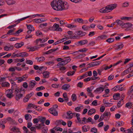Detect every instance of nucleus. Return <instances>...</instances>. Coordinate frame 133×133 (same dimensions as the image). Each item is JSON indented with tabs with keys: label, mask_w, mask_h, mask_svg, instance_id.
<instances>
[{
	"label": "nucleus",
	"mask_w": 133,
	"mask_h": 133,
	"mask_svg": "<svg viewBox=\"0 0 133 133\" xmlns=\"http://www.w3.org/2000/svg\"><path fill=\"white\" fill-rule=\"evenodd\" d=\"M53 9L57 11H61L68 9V5L61 0H54L51 3Z\"/></svg>",
	"instance_id": "f257e3e1"
},
{
	"label": "nucleus",
	"mask_w": 133,
	"mask_h": 133,
	"mask_svg": "<svg viewBox=\"0 0 133 133\" xmlns=\"http://www.w3.org/2000/svg\"><path fill=\"white\" fill-rule=\"evenodd\" d=\"M11 88L13 90H14V92L15 95V99L17 101H18L21 98L23 97V95L21 93V90L17 86L16 84L12 81Z\"/></svg>",
	"instance_id": "f03ea898"
},
{
	"label": "nucleus",
	"mask_w": 133,
	"mask_h": 133,
	"mask_svg": "<svg viewBox=\"0 0 133 133\" xmlns=\"http://www.w3.org/2000/svg\"><path fill=\"white\" fill-rule=\"evenodd\" d=\"M117 6V4H115L108 5L105 8H103L100 9L99 12L102 13H108L116 8Z\"/></svg>",
	"instance_id": "7ed1b4c3"
},
{
	"label": "nucleus",
	"mask_w": 133,
	"mask_h": 133,
	"mask_svg": "<svg viewBox=\"0 0 133 133\" xmlns=\"http://www.w3.org/2000/svg\"><path fill=\"white\" fill-rule=\"evenodd\" d=\"M111 114L110 112L105 111L103 114H102L100 116L98 120L99 122H101L104 119L105 120H106L108 118L110 117Z\"/></svg>",
	"instance_id": "20e7f679"
},
{
	"label": "nucleus",
	"mask_w": 133,
	"mask_h": 133,
	"mask_svg": "<svg viewBox=\"0 0 133 133\" xmlns=\"http://www.w3.org/2000/svg\"><path fill=\"white\" fill-rule=\"evenodd\" d=\"M48 29L50 30H54L61 31L62 29L61 28L59 27L58 24L55 23L52 26L49 27Z\"/></svg>",
	"instance_id": "39448f33"
},
{
	"label": "nucleus",
	"mask_w": 133,
	"mask_h": 133,
	"mask_svg": "<svg viewBox=\"0 0 133 133\" xmlns=\"http://www.w3.org/2000/svg\"><path fill=\"white\" fill-rule=\"evenodd\" d=\"M132 125V126L129 129L125 130L124 129L121 127L120 128V130L122 131L125 132V133H133V118L131 120Z\"/></svg>",
	"instance_id": "423d86ee"
},
{
	"label": "nucleus",
	"mask_w": 133,
	"mask_h": 133,
	"mask_svg": "<svg viewBox=\"0 0 133 133\" xmlns=\"http://www.w3.org/2000/svg\"><path fill=\"white\" fill-rule=\"evenodd\" d=\"M6 97L9 98L11 99L14 96V95L13 94V92L11 89L6 90Z\"/></svg>",
	"instance_id": "0eeeda50"
},
{
	"label": "nucleus",
	"mask_w": 133,
	"mask_h": 133,
	"mask_svg": "<svg viewBox=\"0 0 133 133\" xmlns=\"http://www.w3.org/2000/svg\"><path fill=\"white\" fill-rule=\"evenodd\" d=\"M49 112L53 115L56 116L58 115L57 111L56 109H54L53 108H50L48 110Z\"/></svg>",
	"instance_id": "6e6552de"
},
{
	"label": "nucleus",
	"mask_w": 133,
	"mask_h": 133,
	"mask_svg": "<svg viewBox=\"0 0 133 133\" xmlns=\"http://www.w3.org/2000/svg\"><path fill=\"white\" fill-rule=\"evenodd\" d=\"M36 84V82L34 80H32L30 81L29 83V87L30 88L31 90H32Z\"/></svg>",
	"instance_id": "1a4fd4ad"
},
{
	"label": "nucleus",
	"mask_w": 133,
	"mask_h": 133,
	"mask_svg": "<svg viewBox=\"0 0 133 133\" xmlns=\"http://www.w3.org/2000/svg\"><path fill=\"white\" fill-rule=\"evenodd\" d=\"M86 33L81 31H79L76 32L75 34L81 37L85 36L86 34Z\"/></svg>",
	"instance_id": "9d476101"
},
{
	"label": "nucleus",
	"mask_w": 133,
	"mask_h": 133,
	"mask_svg": "<svg viewBox=\"0 0 133 133\" xmlns=\"http://www.w3.org/2000/svg\"><path fill=\"white\" fill-rule=\"evenodd\" d=\"M123 47V44L122 43H121L115 46V50H121Z\"/></svg>",
	"instance_id": "9b49d317"
},
{
	"label": "nucleus",
	"mask_w": 133,
	"mask_h": 133,
	"mask_svg": "<svg viewBox=\"0 0 133 133\" xmlns=\"http://www.w3.org/2000/svg\"><path fill=\"white\" fill-rule=\"evenodd\" d=\"M11 130L15 133H21L19 129L15 127H10Z\"/></svg>",
	"instance_id": "f8f14e48"
},
{
	"label": "nucleus",
	"mask_w": 133,
	"mask_h": 133,
	"mask_svg": "<svg viewBox=\"0 0 133 133\" xmlns=\"http://www.w3.org/2000/svg\"><path fill=\"white\" fill-rule=\"evenodd\" d=\"M123 88L121 87L119 85H117L113 88L112 90L114 91H117L118 90L122 91L123 90Z\"/></svg>",
	"instance_id": "ddd939ff"
},
{
	"label": "nucleus",
	"mask_w": 133,
	"mask_h": 133,
	"mask_svg": "<svg viewBox=\"0 0 133 133\" xmlns=\"http://www.w3.org/2000/svg\"><path fill=\"white\" fill-rule=\"evenodd\" d=\"M132 26V24L130 23H124L122 28H128L130 27H131Z\"/></svg>",
	"instance_id": "4468645a"
},
{
	"label": "nucleus",
	"mask_w": 133,
	"mask_h": 133,
	"mask_svg": "<svg viewBox=\"0 0 133 133\" xmlns=\"http://www.w3.org/2000/svg\"><path fill=\"white\" fill-rule=\"evenodd\" d=\"M90 129V127L88 125H85L82 127V131L84 132H86L89 131Z\"/></svg>",
	"instance_id": "2eb2a0df"
},
{
	"label": "nucleus",
	"mask_w": 133,
	"mask_h": 133,
	"mask_svg": "<svg viewBox=\"0 0 133 133\" xmlns=\"http://www.w3.org/2000/svg\"><path fill=\"white\" fill-rule=\"evenodd\" d=\"M104 88L102 87L98 88H97L94 91V92L96 94L102 92L104 90Z\"/></svg>",
	"instance_id": "dca6fc26"
},
{
	"label": "nucleus",
	"mask_w": 133,
	"mask_h": 133,
	"mask_svg": "<svg viewBox=\"0 0 133 133\" xmlns=\"http://www.w3.org/2000/svg\"><path fill=\"white\" fill-rule=\"evenodd\" d=\"M131 71V67L127 69L124 71L121 74V75L123 76L128 74Z\"/></svg>",
	"instance_id": "f3484780"
},
{
	"label": "nucleus",
	"mask_w": 133,
	"mask_h": 133,
	"mask_svg": "<svg viewBox=\"0 0 133 133\" xmlns=\"http://www.w3.org/2000/svg\"><path fill=\"white\" fill-rule=\"evenodd\" d=\"M88 43V41L87 40H83L79 41L78 43L80 46H82L85 45Z\"/></svg>",
	"instance_id": "a211bd4d"
},
{
	"label": "nucleus",
	"mask_w": 133,
	"mask_h": 133,
	"mask_svg": "<svg viewBox=\"0 0 133 133\" xmlns=\"http://www.w3.org/2000/svg\"><path fill=\"white\" fill-rule=\"evenodd\" d=\"M98 73L97 71L94 70L93 72V77H91V80H94L98 78V77H97L96 76H97Z\"/></svg>",
	"instance_id": "6ab92c4d"
},
{
	"label": "nucleus",
	"mask_w": 133,
	"mask_h": 133,
	"mask_svg": "<svg viewBox=\"0 0 133 133\" xmlns=\"http://www.w3.org/2000/svg\"><path fill=\"white\" fill-rule=\"evenodd\" d=\"M79 122L81 124H86L87 123V118L85 117L81 118V119L80 120Z\"/></svg>",
	"instance_id": "aec40b11"
},
{
	"label": "nucleus",
	"mask_w": 133,
	"mask_h": 133,
	"mask_svg": "<svg viewBox=\"0 0 133 133\" xmlns=\"http://www.w3.org/2000/svg\"><path fill=\"white\" fill-rule=\"evenodd\" d=\"M35 59L37 60L38 62L41 63L44 61L45 58L44 57L41 56L39 57H37Z\"/></svg>",
	"instance_id": "412c9836"
},
{
	"label": "nucleus",
	"mask_w": 133,
	"mask_h": 133,
	"mask_svg": "<svg viewBox=\"0 0 133 133\" xmlns=\"http://www.w3.org/2000/svg\"><path fill=\"white\" fill-rule=\"evenodd\" d=\"M14 46L13 45H10L9 46H5L4 47V49L5 51H8L13 49Z\"/></svg>",
	"instance_id": "4be33fe9"
},
{
	"label": "nucleus",
	"mask_w": 133,
	"mask_h": 133,
	"mask_svg": "<svg viewBox=\"0 0 133 133\" xmlns=\"http://www.w3.org/2000/svg\"><path fill=\"white\" fill-rule=\"evenodd\" d=\"M24 44V43L23 42H21L20 43H16L15 45V47L17 48H19L21 47Z\"/></svg>",
	"instance_id": "5701e85b"
},
{
	"label": "nucleus",
	"mask_w": 133,
	"mask_h": 133,
	"mask_svg": "<svg viewBox=\"0 0 133 133\" xmlns=\"http://www.w3.org/2000/svg\"><path fill=\"white\" fill-rule=\"evenodd\" d=\"M37 108V107L35 104H33L32 103L29 104L27 108V109H31L32 108L34 109H36Z\"/></svg>",
	"instance_id": "b1692460"
},
{
	"label": "nucleus",
	"mask_w": 133,
	"mask_h": 133,
	"mask_svg": "<svg viewBox=\"0 0 133 133\" xmlns=\"http://www.w3.org/2000/svg\"><path fill=\"white\" fill-rule=\"evenodd\" d=\"M133 18L132 17H122L120 18V19L122 20H124L125 21H130Z\"/></svg>",
	"instance_id": "393cba45"
},
{
	"label": "nucleus",
	"mask_w": 133,
	"mask_h": 133,
	"mask_svg": "<svg viewBox=\"0 0 133 133\" xmlns=\"http://www.w3.org/2000/svg\"><path fill=\"white\" fill-rule=\"evenodd\" d=\"M50 73L49 71H46L43 73V77L44 78H48L49 77Z\"/></svg>",
	"instance_id": "a878e982"
},
{
	"label": "nucleus",
	"mask_w": 133,
	"mask_h": 133,
	"mask_svg": "<svg viewBox=\"0 0 133 133\" xmlns=\"http://www.w3.org/2000/svg\"><path fill=\"white\" fill-rule=\"evenodd\" d=\"M96 110L95 109L92 108L89 110L88 112V115H91L92 114L95 113L96 112Z\"/></svg>",
	"instance_id": "bb28decb"
},
{
	"label": "nucleus",
	"mask_w": 133,
	"mask_h": 133,
	"mask_svg": "<svg viewBox=\"0 0 133 133\" xmlns=\"http://www.w3.org/2000/svg\"><path fill=\"white\" fill-rule=\"evenodd\" d=\"M73 114L70 112L69 111L67 113L66 118L70 119L72 117Z\"/></svg>",
	"instance_id": "cd10ccee"
},
{
	"label": "nucleus",
	"mask_w": 133,
	"mask_h": 133,
	"mask_svg": "<svg viewBox=\"0 0 133 133\" xmlns=\"http://www.w3.org/2000/svg\"><path fill=\"white\" fill-rule=\"evenodd\" d=\"M73 21L76 23L78 22L80 23H83V19L81 18H78L74 19Z\"/></svg>",
	"instance_id": "c85d7f7f"
},
{
	"label": "nucleus",
	"mask_w": 133,
	"mask_h": 133,
	"mask_svg": "<svg viewBox=\"0 0 133 133\" xmlns=\"http://www.w3.org/2000/svg\"><path fill=\"white\" fill-rule=\"evenodd\" d=\"M70 87V85L68 84H65L63 85L62 87V89L63 90H67Z\"/></svg>",
	"instance_id": "c756f323"
},
{
	"label": "nucleus",
	"mask_w": 133,
	"mask_h": 133,
	"mask_svg": "<svg viewBox=\"0 0 133 133\" xmlns=\"http://www.w3.org/2000/svg\"><path fill=\"white\" fill-rule=\"evenodd\" d=\"M5 1L9 5L14 4L15 3V1L13 0H5Z\"/></svg>",
	"instance_id": "7c9ffc66"
},
{
	"label": "nucleus",
	"mask_w": 133,
	"mask_h": 133,
	"mask_svg": "<svg viewBox=\"0 0 133 133\" xmlns=\"http://www.w3.org/2000/svg\"><path fill=\"white\" fill-rule=\"evenodd\" d=\"M126 107L128 108H132L133 109V103L128 102L126 104Z\"/></svg>",
	"instance_id": "2f4dec72"
},
{
	"label": "nucleus",
	"mask_w": 133,
	"mask_h": 133,
	"mask_svg": "<svg viewBox=\"0 0 133 133\" xmlns=\"http://www.w3.org/2000/svg\"><path fill=\"white\" fill-rule=\"evenodd\" d=\"M120 94L119 93H117L114 94L113 96L114 99V100H117L120 97Z\"/></svg>",
	"instance_id": "473e14b6"
},
{
	"label": "nucleus",
	"mask_w": 133,
	"mask_h": 133,
	"mask_svg": "<svg viewBox=\"0 0 133 133\" xmlns=\"http://www.w3.org/2000/svg\"><path fill=\"white\" fill-rule=\"evenodd\" d=\"M19 56L22 57H28V54L25 52H21L19 54Z\"/></svg>",
	"instance_id": "72a5a7b5"
},
{
	"label": "nucleus",
	"mask_w": 133,
	"mask_h": 133,
	"mask_svg": "<svg viewBox=\"0 0 133 133\" xmlns=\"http://www.w3.org/2000/svg\"><path fill=\"white\" fill-rule=\"evenodd\" d=\"M83 106L81 105L80 106L76 108L75 109V110L76 111L79 112L81 111V110L83 109Z\"/></svg>",
	"instance_id": "f704fd0d"
},
{
	"label": "nucleus",
	"mask_w": 133,
	"mask_h": 133,
	"mask_svg": "<svg viewBox=\"0 0 133 133\" xmlns=\"http://www.w3.org/2000/svg\"><path fill=\"white\" fill-rule=\"evenodd\" d=\"M116 22L117 23L118 25L121 27L122 26V25H123L124 23V22L122 21L119 19L117 20L116 21Z\"/></svg>",
	"instance_id": "c9c22d12"
},
{
	"label": "nucleus",
	"mask_w": 133,
	"mask_h": 133,
	"mask_svg": "<svg viewBox=\"0 0 133 133\" xmlns=\"http://www.w3.org/2000/svg\"><path fill=\"white\" fill-rule=\"evenodd\" d=\"M6 120L9 121L12 124H13L15 123V120L10 117H9L7 118L6 119Z\"/></svg>",
	"instance_id": "e433bc0d"
},
{
	"label": "nucleus",
	"mask_w": 133,
	"mask_h": 133,
	"mask_svg": "<svg viewBox=\"0 0 133 133\" xmlns=\"http://www.w3.org/2000/svg\"><path fill=\"white\" fill-rule=\"evenodd\" d=\"M48 38H45L42 39L41 38H39L38 39H37V40L38 41H40L41 43H42L45 42L46 41H47L48 39Z\"/></svg>",
	"instance_id": "4c0bfd02"
},
{
	"label": "nucleus",
	"mask_w": 133,
	"mask_h": 133,
	"mask_svg": "<svg viewBox=\"0 0 133 133\" xmlns=\"http://www.w3.org/2000/svg\"><path fill=\"white\" fill-rule=\"evenodd\" d=\"M124 124V123L123 122L118 121L116 123V125L118 127L123 126Z\"/></svg>",
	"instance_id": "58836bf2"
},
{
	"label": "nucleus",
	"mask_w": 133,
	"mask_h": 133,
	"mask_svg": "<svg viewBox=\"0 0 133 133\" xmlns=\"http://www.w3.org/2000/svg\"><path fill=\"white\" fill-rule=\"evenodd\" d=\"M31 16H28L26 17L22 18H21L19 19L18 20H17L16 21H15V22L16 23L17 22H18V23H19L20 22V21L23 20L25 19H26V18H27Z\"/></svg>",
	"instance_id": "ea45409f"
},
{
	"label": "nucleus",
	"mask_w": 133,
	"mask_h": 133,
	"mask_svg": "<svg viewBox=\"0 0 133 133\" xmlns=\"http://www.w3.org/2000/svg\"><path fill=\"white\" fill-rule=\"evenodd\" d=\"M2 87H8L10 85V84L7 82H2Z\"/></svg>",
	"instance_id": "a19ab883"
},
{
	"label": "nucleus",
	"mask_w": 133,
	"mask_h": 133,
	"mask_svg": "<svg viewBox=\"0 0 133 133\" xmlns=\"http://www.w3.org/2000/svg\"><path fill=\"white\" fill-rule=\"evenodd\" d=\"M28 49H29V51H34L37 50V48L36 46L30 47L28 48Z\"/></svg>",
	"instance_id": "79ce46f5"
},
{
	"label": "nucleus",
	"mask_w": 133,
	"mask_h": 133,
	"mask_svg": "<svg viewBox=\"0 0 133 133\" xmlns=\"http://www.w3.org/2000/svg\"><path fill=\"white\" fill-rule=\"evenodd\" d=\"M82 28L84 31H87L90 28V27L88 26L83 25L82 27Z\"/></svg>",
	"instance_id": "37998d69"
},
{
	"label": "nucleus",
	"mask_w": 133,
	"mask_h": 133,
	"mask_svg": "<svg viewBox=\"0 0 133 133\" xmlns=\"http://www.w3.org/2000/svg\"><path fill=\"white\" fill-rule=\"evenodd\" d=\"M27 28L29 30H30L31 31H34V29L33 26L31 25H27Z\"/></svg>",
	"instance_id": "c03bdc74"
},
{
	"label": "nucleus",
	"mask_w": 133,
	"mask_h": 133,
	"mask_svg": "<svg viewBox=\"0 0 133 133\" xmlns=\"http://www.w3.org/2000/svg\"><path fill=\"white\" fill-rule=\"evenodd\" d=\"M93 67L97 66V65H99L101 62L99 61H96L95 62H92Z\"/></svg>",
	"instance_id": "a18cd8bd"
},
{
	"label": "nucleus",
	"mask_w": 133,
	"mask_h": 133,
	"mask_svg": "<svg viewBox=\"0 0 133 133\" xmlns=\"http://www.w3.org/2000/svg\"><path fill=\"white\" fill-rule=\"evenodd\" d=\"M39 121H40L42 124H44L46 118L45 117H41L39 118Z\"/></svg>",
	"instance_id": "49530a36"
},
{
	"label": "nucleus",
	"mask_w": 133,
	"mask_h": 133,
	"mask_svg": "<svg viewBox=\"0 0 133 133\" xmlns=\"http://www.w3.org/2000/svg\"><path fill=\"white\" fill-rule=\"evenodd\" d=\"M48 25V23H45L40 24L39 25V27L41 28H43L44 27H46Z\"/></svg>",
	"instance_id": "de8ad7c7"
},
{
	"label": "nucleus",
	"mask_w": 133,
	"mask_h": 133,
	"mask_svg": "<svg viewBox=\"0 0 133 133\" xmlns=\"http://www.w3.org/2000/svg\"><path fill=\"white\" fill-rule=\"evenodd\" d=\"M58 48H57L55 49H52L48 51V53H49L48 54H50L52 52H54L58 49Z\"/></svg>",
	"instance_id": "09e8293b"
},
{
	"label": "nucleus",
	"mask_w": 133,
	"mask_h": 133,
	"mask_svg": "<svg viewBox=\"0 0 133 133\" xmlns=\"http://www.w3.org/2000/svg\"><path fill=\"white\" fill-rule=\"evenodd\" d=\"M65 65L63 61H62L59 63L57 64V66L58 67H61V66L64 65Z\"/></svg>",
	"instance_id": "8fccbe9b"
},
{
	"label": "nucleus",
	"mask_w": 133,
	"mask_h": 133,
	"mask_svg": "<svg viewBox=\"0 0 133 133\" xmlns=\"http://www.w3.org/2000/svg\"><path fill=\"white\" fill-rule=\"evenodd\" d=\"M75 72L74 71H70L67 72L66 75L69 76H71L73 75Z\"/></svg>",
	"instance_id": "3c124183"
},
{
	"label": "nucleus",
	"mask_w": 133,
	"mask_h": 133,
	"mask_svg": "<svg viewBox=\"0 0 133 133\" xmlns=\"http://www.w3.org/2000/svg\"><path fill=\"white\" fill-rule=\"evenodd\" d=\"M86 56L85 54H82L79 55L76 57V58H77L79 59L82 58Z\"/></svg>",
	"instance_id": "603ef678"
},
{
	"label": "nucleus",
	"mask_w": 133,
	"mask_h": 133,
	"mask_svg": "<svg viewBox=\"0 0 133 133\" xmlns=\"http://www.w3.org/2000/svg\"><path fill=\"white\" fill-rule=\"evenodd\" d=\"M26 64L31 65H32L33 64V62L32 61L27 59H26Z\"/></svg>",
	"instance_id": "864d4df0"
},
{
	"label": "nucleus",
	"mask_w": 133,
	"mask_h": 133,
	"mask_svg": "<svg viewBox=\"0 0 133 133\" xmlns=\"http://www.w3.org/2000/svg\"><path fill=\"white\" fill-rule=\"evenodd\" d=\"M88 50V49L87 48H83L82 49L80 50H79L77 51H76L75 52H74L73 53H76V52H85L87 51Z\"/></svg>",
	"instance_id": "5fc2aeb1"
},
{
	"label": "nucleus",
	"mask_w": 133,
	"mask_h": 133,
	"mask_svg": "<svg viewBox=\"0 0 133 133\" xmlns=\"http://www.w3.org/2000/svg\"><path fill=\"white\" fill-rule=\"evenodd\" d=\"M71 98L72 100L73 101H75L76 99V96L75 94H73L71 96Z\"/></svg>",
	"instance_id": "6e6d98bb"
},
{
	"label": "nucleus",
	"mask_w": 133,
	"mask_h": 133,
	"mask_svg": "<svg viewBox=\"0 0 133 133\" xmlns=\"http://www.w3.org/2000/svg\"><path fill=\"white\" fill-rule=\"evenodd\" d=\"M54 63L53 61L46 62H45V64L47 65H53Z\"/></svg>",
	"instance_id": "4d7b16f0"
},
{
	"label": "nucleus",
	"mask_w": 133,
	"mask_h": 133,
	"mask_svg": "<svg viewBox=\"0 0 133 133\" xmlns=\"http://www.w3.org/2000/svg\"><path fill=\"white\" fill-rule=\"evenodd\" d=\"M16 62H22L24 61V58H23L21 59L16 58L15 59Z\"/></svg>",
	"instance_id": "13d9d810"
},
{
	"label": "nucleus",
	"mask_w": 133,
	"mask_h": 133,
	"mask_svg": "<svg viewBox=\"0 0 133 133\" xmlns=\"http://www.w3.org/2000/svg\"><path fill=\"white\" fill-rule=\"evenodd\" d=\"M39 121V118H35L33 120V122L34 124L37 123Z\"/></svg>",
	"instance_id": "bf43d9fd"
},
{
	"label": "nucleus",
	"mask_w": 133,
	"mask_h": 133,
	"mask_svg": "<svg viewBox=\"0 0 133 133\" xmlns=\"http://www.w3.org/2000/svg\"><path fill=\"white\" fill-rule=\"evenodd\" d=\"M114 41V38H110L108 39L106 41V42L109 43H112Z\"/></svg>",
	"instance_id": "052dcab7"
},
{
	"label": "nucleus",
	"mask_w": 133,
	"mask_h": 133,
	"mask_svg": "<svg viewBox=\"0 0 133 133\" xmlns=\"http://www.w3.org/2000/svg\"><path fill=\"white\" fill-rule=\"evenodd\" d=\"M14 30L15 29L9 30L8 32L7 35H11L12 34H12V33L14 32Z\"/></svg>",
	"instance_id": "680f3d73"
},
{
	"label": "nucleus",
	"mask_w": 133,
	"mask_h": 133,
	"mask_svg": "<svg viewBox=\"0 0 133 133\" xmlns=\"http://www.w3.org/2000/svg\"><path fill=\"white\" fill-rule=\"evenodd\" d=\"M59 85V84H53L51 85V87L53 88H58Z\"/></svg>",
	"instance_id": "e2e57ef3"
},
{
	"label": "nucleus",
	"mask_w": 133,
	"mask_h": 133,
	"mask_svg": "<svg viewBox=\"0 0 133 133\" xmlns=\"http://www.w3.org/2000/svg\"><path fill=\"white\" fill-rule=\"evenodd\" d=\"M97 131V129L95 127H94L92 128L91 130V132L94 133H96Z\"/></svg>",
	"instance_id": "0e129e2a"
},
{
	"label": "nucleus",
	"mask_w": 133,
	"mask_h": 133,
	"mask_svg": "<svg viewBox=\"0 0 133 133\" xmlns=\"http://www.w3.org/2000/svg\"><path fill=\"white\" fill-rule=\"evenodd\" d=\"M130 72V73L127 76V78H129L133 76V71H131Z\"/></svg>",
	"instance_id": "69168bd1"
},
{
	"label": "nucleus",
	"mask_w": 133,
	"mask_h": 133,
	"mask_svg": "<svg viewBox=\"0 0 133 133\" xmlns=\"http://www.w3.org/2000/svg\"><path fill=\"white\" fill-rule=\"evenodd\" d=\"M17 79L18 80V83H19L24 81L22 77H17Z\"/></svg>",
	"instance_id": "338daca9"
},
{
	"label": "nucleus",
	"mask_w": 133,
	"mask_h": 133,
	"mask_svg": "<svg viewBox=\"0 0 133 133\" xmlns=\"http://www.w3.org/2000/svg\"><path fill=\"white\" fill-rule=\"evenodd\" d=\"M83 85V83L82 82H80L78 83L77 84V86L80 88L82 87Z\"/></svg>",
	"instance_id": "774afa93"
}]
</instances>
